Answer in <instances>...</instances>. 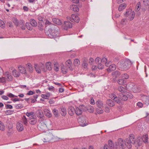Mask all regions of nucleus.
Here are the masks:
<instances>
[{
    "label": "nucleus",
    "instance_id": "42",
    "mask_svg": "<svg viewBox=\"0 0 149 149\" xmlns=\"http://www.w3.org/2000/svg\"><path fill=\"white\" fill-rule=\"evenodd\" d=\"M24 106L23 104H15V107L16 109H21L23 108Z\"/></svg>",
    "mask_w": 149,
    "mask_h": 149
},
{
    "label": "nucleus",
    "instance_id": "21",
    "mask_svg": "<svg viewBox=\"0 0 149 149\" xmlns=\"http://www.w3.org/2000/svg\"><path fill=\"white\" fill-rule=\"evenodd\" d=\"M106 103L109 106L111 107H113L115 105L113 101L111 99L107 100L106 101Z\"/></svg>",
    "mask_w": 149,
    "mask_h": 149
},
{
    "label": "nucleus",
    "instance_id": "56",
    "mask_svg": "<svg viewBox=\"0 0 149 149\" xmlns=\"http://www.w3.org/2000/svg\"><path fill=\"white\" fill-rule=\"evenodd\" d=\"M116 97V95L113 94H111L110 95V97L113 100L115 99Z\"/></svg>",
    "mask_w": 149,
    "mask_h": 149
},
{
    "label": "nucleus",
    "instance_id": "25",
    "mask_svg": "<svg viewBox=\"0 0 149 149\" xmlns=\"http://www.w3.org/2000/svg\"><path fill=\"white\" fill-rule=\"evenodd\" d=\"M116 68L115 65L113 64L109 66V68L107 69L108 71H111L115 70Z\"/></svg>",
    "mask_w": 149,
    "mask_h": 149
},
{
    "label": "nucleus",
    "instance_id": "26",
    "mask_svg": "<svg viewBox=\"0 0 149 149\" xmlns=\"http://www.w3.org/2000/svg\"><path fill=\"white\" fill-rule=\"evenodd\" d=\"M53 21L54 23L58 25H61L62 23L60 20L56 18H53Z\"/></svg>",
    "mask_w": 149,
    "mask_h": 149
},
{
    "label": "nucleus",
    "instance_id": "5",
    "mask_svg": "<svg viewBox=\"0 0 149 149\" xmlns=\"http://www.w3.org/2000/svg\"><path fill=\"white\" fill-rule=\"evenodd\" d=\"M114 145L111 140H109L108 141V146L105 145L104 146V149H115L118 148L117 143H115Z\"/></svg>",
    "mask_w": 149,
    "mask_h": 149
},
{
    "label": "nucleus",
    "instance_id": "54",
    "mask_svg": "<svg viewBox=\"0 0 149 149\" xmlns=\"http://www.w3.org/2000/svg\"><path fill=\"white\" fill-rule=\"evenodd\" d=\"M126 95L127 97V98H132L133 97V95L130 93H126Z\"/></svg>",
    "mask_w": 149,
    "mask_h": 149
},
{
    "label": "nucleus",
    "instance_id": "4",
    "mask_svg": "<svg viewBox=\"0 0 149 149\" xmlns=\"http://www.w3.org/2000/svg\"><path fill=\"white\" fill-rule=\"evenodd\" d=\"M42 139L44 142H48L50 141L55 138V136L52 133L49 132L44 134Z\"/></svg>",
    "mask_w": 149,
    "mask_h": 149
},
{
    "label": "nucleus",
    "instance_id": "27",
    "mask_svg": "<svg viewBox=\"0 0 149 149\" xmlns=\"http://www.w3.org/2000/svg\"><path fill=\"white\" fill-rule=\"evenodd\" d=\"M18 68L22 73L23 74L26 73V70L24 67L20 65L18 66Z\"/></svg>",
    "mask_w": 149,
    "mask_h": 149
},
{
    "label": "nucleus",
    "instance_id": "37",
    "mask_svg": "<svg viewBox=\"0 0 149 149\" xmlns=\"http://www.w3.org/2000/svg\"><path fill=\"white\" fill-rule=\"evenodd\" d=\"M26 28L29 30H31L33 29V26L30 24V23L27 22L26 23Z\"/></svg>",
    "mask_w": 149,
    "mask_h": 149
},
{
    "label": "nucleus",
    "instance_id": "8",
    "mask_svg": "<svg viewBox=\"0 0 149 149\" xmlns=\"http://www.w3.org/2000/svg\"><path fill=\"white\" fill-rule=\"evenodd\" d=\"M63 26L64 29L65 30H67L68 28H71L72 27V24L70 22L65 21Z\"/></svg>",
    "mask_w": 149,
    "mask_h": 149
},
{
    "label": "nucleus",
    "instance_id": "28",
    "mask_svg": "<svg viewBox=\"0 0 149 149\" xmlns=\"http://www.w3.org/2000/svg\"><path fill=\"white\" fill-rule=\"evenodd\" d=\"M44 113L45 116L49 117H50L52 116V114L50 113V111L47 109H45L44 110Z\"/></svg>",
    "mask_w": 149,
    "mask_h": 149
},
{
    "label": "nucleus",
    "instance_id": "34",
    "mask_svg": "<svg viewBox=\"0 0 149 149\" xmlns=\"http://www.w3.org/2000/svg\"><path fill=\"white\" fill-rule=\"evenodd\" d=\"M148 136L147 134L143 136L142 139L144 143H147L148 141Z\"/></svg>",
    "mask_w": 149,
    "mask_h": 149
},
{
    "label": "nucleus",
    "instance_id": "41",
    "mask_svg": "<svg viewBox=\"0 0 149 149\" xmlns=\"http://www.w3.org/2000/svg\"><path fill=\"white\" fill-rule=\"evenodd\" d=\"M118 90L122 93H124L125 91V89L123 87L121 86L118 87Z\"/></svg>",
    "mask_w": 149,
    "mask_h": 149
},
{
    "label": "nucleus",
    "instance_id": "20",
    "mask_svg": "<svg viewBox=\"0 0 149 149\" xmlns=\"http://www.w3.org/2000/svg\"><path fill=\"white\" fill-rule=\"evenodd\" d=\"M46 127V125L45 123H43V125H42V123H41L39 125L38 128L40 130L43 132L45 131Z\"/></svg>",
    "mask_w": 149,
    "mask_h": 149
},
{
    "label": "nucleus",
    "instance_id": "29",
    "mask_svg": "<svg viewBox=\"0 0 149 149\" xmlns=\"http://www.w3.org/2000/svg\"><path fill=\"white\" fill-rule=\"evenodd\" d=\"M22 123L24 125H27L28 120L25 116H23L22 118Z\"/></svg>",
    "mask_w": 149,
    "mask_h": 149
},
{
    "label": "nucleus",
    "instance_id": "47",
    "mask_svg": "<svg viewBox=\"0 0 149 149\" xmlns=\"http://www.w3.org/2000/svg\"><path fill=\"white\" fill-rule=\"evenodd\" d=\"M141 7V3L140 2H138L136 6V11H138Z\"/></svg>",
    "mask_w": 149,
    "mask_h": 149
},
{
    "label": "nucleus",
    "instance_id": "53",
    "mask_svg": "<svg viewBox=\"0 0 149 149\" xmlns=\"http://www.w3.org/2000/svg\"><path fill=\"white\" fill-rule=\"evenodd\" d=\"M122 77L123 79H127L129 78V76L128 74L125 73L122 75Z\"/></svg>",
    "mask_w": 149,
    "mask_h": 149
},
{
    "label": "nucleus",
    "instance_id": "55",
    "mask_svg": "<svg viewBox=\"0 0 149 149\" xmlns=\"http://www.w3.org/2000/svg\"><path fill=\"white\" fill-rule=\"evenodd\" d=\"M96 63L97 64H99L101 63V60L100 58L97 57L96 58L95 60Z\"/></svg>",
    "mask_w": 149,
    "mask_h": 149
},
{
    "label": "nucleus",
    "instance_id": "7",
    "mask_svg": "<svg viewBox=\"0 0 149 149\" xmlns=\"http://www.w3.org/2000/svg\"><path fill=\"white\" fill-rule=\"evenodd\" d=\"M34 67L36 72L38 73H40L41 72V69L44 68V65L41 63L39 64V65L37 64H35Z\"/></svg>",
    "mask_w": 149,
    "mask_h": 149
},
{
    "label": "nucleus",
    "instance_id": "33",
    "mask_svg": "<svg viewBox=\"0 0 149 149\" xmlns=\"http://www.w3.org/2000/svg\"><path fill=\"white\" fill-rule=\"evenodd\" d=\"M52 112L55 117H58L59 116L58 110L56 109H54L52 110Z\"/></svg>",
    "mask_w": 149,
    "mask_h": 149
},
{
    "label": "nucleus",
    "instance_id": "9",
    "mask_svg": "<svg viewBox=\"0 0 149 149\" xmlns=\"http://www.w3.org/2000/svg\"><path fill=\"white\" fill-rule=\"evenodd\" d=\"M59 110L60 113L63 116H65L67 113V111L65 108L64 107H62L59 108Z\"/></svg>",
    "mask_w": 149,
    "mask_h": 149
},
{
    "label": "nucleus",
    "instance_id": "40",
    "mask_svg": "<svg viewBox=\"0 0 149 149\" xmlns=\"http://www.w3.org/2000/svg\"><path fill=\"white\" fill-rule=\"evenodd\" d=\"M33 112H26V115L29 118V119L33 117Z\"/></svg>",
    "mask_w": 149,
    "mask_h": 149
},
{
    "label": "nucleus",
    "instance_id": "24",
    "mask_svg": "<svg viewBox=\"0 0 149 149\" xmlns=\"http://www.w3.org/2000/svg\"><path fill=\"white\" fill-rule=\"evenodd\" d=\"M30 24L32 26L35 27L37 26V23L36 20L33 19H31L30 20Z\"/></svg>",
    "mask_w": 149,
    "mask_h": 149
},
{
    "label": "nucleus",
    "instance_id": "45",
    "mask_svg": "<svg viewBox=\"0 0 149 149\" xmlns=\"http://www.w3.org/2000/svg\"><path fill=\"white\" fill-rule=\"evenodd\" d=\"M5 130V126L3 123L0 121V130L4 131Z\"/></svg>",
    "mask_w": 149,
    "mask_h": 149
},
{
    "label": "nucleus",
    "instance_id": "19",
    "mask_svg": "<svg viewBox=\"0 0 149 149\" xmlns=\"http://www.w3.org/2000/svg\"><path fill=\"white\" fill-rule=\"evenodd\" d=\"M119 98L121 99V100L126 101L127 100V96L123 94V93H120L118 95Z\"/></svg>",
    "mask_w": 149,
    "mask_h": 149
},
{
    "label": "nucleus",
    "instance_id": "63",
    "mask_svg": "<svg viewBox=\"0 0 149 149\" xmlns=\"http://www.w3.org/2000/svg\"><path fill=\"white\" fill-rule=\"evenodd\" d=\"M94 62V60L92 58H90L89 59V63L91 65H92Z\"/></svg>",
    "mask_w": 149,
    "mask_h": 149
},
{
    "label": "nucleus",
    "instance_id": "51",
    "mask_svg": "<svg viewBox=\"0 0 149 149\" xmlns=\"http://www.w3.org/2000/svg\"><path fill=\"white\" fill-rule=\"evenodd\" d=\"M0 26L2 28L5 27V24L4 22L1 20H0Z\"/></svg>",
    "mask_w": 149,
    "mask_h": 149
},
{
    "label": "nucleus",
    "instance_id": "35",
    "mask_svg": "<svg viewBox=\"0 0 149 149\" xmlns=\"http://www.w3.org/2000/svg\"><path fill=\"white\" fill-rule=\"evenodd\" d=\"M114 100L118 104H120L122 103L121 100V99L119 98L118 96V97H116Z\"/></svg>",
    "mask_w": 149,
    "mask_h": 149
},
{
    "label": "nucleus",
    "instance_id": "6",
    "mask_svg": "<svg viewBox=\"0 0 149 149\" xmlns=\"http://www.w3.org/2000/svg\"><path fill=\"white\" fill-rule=\"evenodd\" d=\"M67 18L68 20L71 21L72 22L73 21L75 22L78 23L80 20L78 16L74 14H72L71 15V17H67Z\"/></svg>",
    "mask_w": 149,
    "mask_h": 149
},
{
    "label": "nucleus",
    "instance_id": "50",
    "mask_svg": "<svg viewBox=\"0 0 149 149\" xmlns=\"http://www.w3.org/2000/svg\"><path fill=\"white\" fill-rule=\"evenodd\" d=\"M118 83L119 84L123 85L125 83V81L123 79H119L118 81Z\"/></svg>",
    "mask_w": 149,
    "mask_h": 149
},
{
    "label": "nucleus",
    "instance_id": "11",
    "mask_svg": "<svg viewBox=\"0 0 149 149\" xmlns=\"http://www.w3.org/2000/svg\"><path fill=\"white\" fill-rule=\"evenodd\" d=\"M16 128L19 132L22 131H23L24 129L23 125L22 123L19 122L17 123L16 124Z\"/></svg>",
    "mask_w": 149,
    "mask_h": 149
},
{
    "label": "nucleus",
    "instance_id": "59",
    "mask_svg": "<svg viewBox=\"0 0 149 149\" xmlns=\"http://www.w3.org/2000/svg\"><path fill=\"white\" fill-rule=\"evenodd\" d=\"M13 22L16 26H17L18 25V22L16 19H14V20H13Z\"/></svg>",
    "mask_w": 149,
    "mask_h": 149
},
{
    "label": "nucleus",
    "instance_id": "14",
    "mask_svg": "<svg viewBox=\"0 0 149 149\" xmlns=\"http://www.w3.org/2000/svg\"><path fill=\"white\" fill-rule=\"evenodd\" d=\"M37 116L39 118H42L43 116V114L42 111L40 109H38L36 112Z\"/></svg>",
    "mask_w": 149,
    "mask_h": 149
},
{
    "label": "nucleus",
    "instance_id": "58",
    "mask_svg": "<svg viewBox=\"0 0 149 149\" xmlns=\"http://www.w3.org/2000/svg\"><path fill=\"white\" fill-rule=\"evenodd\" d=\"M127 21V20L126 19H123L121 22V24H122L125 25V24L126 23V22Z\"/></svg>",
    "mask_w": 149,
    "mask_h": 149
},
{
    "label": "nucleus",
    "instance_id": "13",
    "mask_svg": "<svg viewBox=\"0 0 149 149\" xmlns=\"http://www.w3.org/2000/svg\"><path fill=\"white\" fill-rule=\"evenodd\" d=\"M68 113L71 116H73L74 113L75 109L72 106H70L68 109Z\"/></svg>",
    "mask_w": 149,
    "mask_h": 149
},
{
    "label": "nucleus",
    "instance_id": "48",
    "mask_svg": "<svg viewBox=\"0 0 149 149\" xmlns=\"http://www.w3.org/2000/svg\"><path fill=\"white\" fill-rule=\"evenodd\" d=\"M80 63V61L78 59H76L74 61V64L75 66H78L79 65Z\"/></svg>",
    "mask_w": 149,
    "mask_h": 149
},
{
    "label": "nucleus",
    "instance_id": "30",
    "mask_svg": "<svg viewBox=\"0 0 149 149\" xmlns=\"http://www.w3.org/2000/svg\"><path fill=\"white\" fill-rule=\"evenodd\" d=\"M112 75L113 77H116L120 75V73L118 71H116L112 73Z\"/></svg>",
    "mask_w": 149,
    "mask_h": 149
},
{
    "label": "nucleus",
    "instance_id": "31",
    "mask_svg": "<svg viewBox=\"0 0 149 149\" xmlns=\"http://www.w3.org/2000/svg\"><path fill=\"white\" fill-rule=\"evenodd\" d=\"M103 107H97L96 108V110L97 113L98 114L102 113L103 112L102 109Z\"/></svg>",
    "mask_w": 149,
    "mask_h": 149
},
{
    "label": "nucleus",
    "instance_id": "1",
    "mask_svg": "<svg viewBox=\"0 0 149 149\" xmlns=\"http://www.w3.org/2000/svg\"><path fill=\"white\" fill-rule=\"evenodd\" d=\"M132 63L129 60H121L117 63V66L122 70H127L130 67Z\"/></svg>",
    "mask_w": 149,
    "mask_h": 149
},
{
    "label": "nucleus",
    "instance_id": "22",
    "mask_svg": "<svg viewBox=\"0 0 149 149\" xmlns=\"http://www.w3.org/2000/svg\"><path fill=\"white\" fill-rule=\"evenodd\" d=\"M96 104L97 107H103V104L101 100H98L96 102Z\"/></svg>",
    "mask_w": 149,
    "mask_h": 149
},
{
    "label": "nucleus",
    "instance_id": "16",
    "mask_svg": "<svg viewBox=\"0 0 149 149\" xmlns=\"http://www.w3.org/2000/svg\"><path fill=\"white\" fill-rule=\"evenodd\" d=\"M37 122V119L36 118L32 117L29 119V123L32 125L36 124Z\"/></svg>",
    "mask_w": 149,
    "mask_h": 149
},
{
    "label": "nucleus",
    "instance_id": "38",
    "mask_svg": "<svg viewBox=\"0 0 149 149\" xmlns=\"http://www.w3.org/2000/svg\"><path fill=\"white\" fill-rule=\"evenodd\" d=\"M126 6L123 4H120L118 10L119 11H121L125 9Z\"/></svg>",
    "mask_w": 149,
    "mask_h": 149
},
{
    "label": "nucleus",
    "instance_id": "44",
    "mask_svg": "<svg viewBox=\"0 0 149 149\" xmlns=\"http://www.w3.org/2000/svg\"><path fill=\"white\" fill-rule=\"evenodd\" d=\"M61 70L62 72L64 74H66L68 72L67 70L64 66L61 67Z\"/></svg>",
    "mask_w": 149,
    "mask_h": 149
},
{
    "label": "nucleus",
    "instance_id": "2",
    "mask_svg": "<svg viewBox=\"0 0 149 149\" xmlns=\"http://www.w3.org/2000/svg\"><path fill=\"white\" fill-rule=\"evenodd\" d=\"M56 32H55V29L53 28L49 29L46 32V34L47 37L51 38H57V35L56 34Z\"/></svg>",
    "mask_w": 149,
    "mask_h": 149
},
{
    "label": "nucleus",
    "instance_id": "32",
    "mask_svg": "<svg viewBox=\"0 0 149 149\" xmlns=\"http://www.w3.org/2000/svg\"><path fill=\"white\" fill-rule=\"evenodd\" d=\"M101 62L103 63H105L106 66L107 67L109 66V63H107V58H103L101 60Z\"/></svg>",
    "mask_w": 149,
    "mask_h": 149
},
{
    "label": "nucleus",
    "instance_id": "61",
    "mask_svg": "<svg viewBox=\"0 0 149 149\" xmlns=\"http://www.w3.org/2000/svg\"><path fill=\"white\" fill-rule=\"evenodd\" d=\"M143 3L146 6L149 5V0H144Z\"/></svg>",
    "mask_w": 149,
    "mask_h": 149
},
{
    "label": "nucleus",
    "instance_id": "23",
    "mask_svg": "<svg viewBox=\"0 0 149 149\" xmlns=\"http://www.w3.org/2000/svg\"><path fill=\"white\" fill-rule=\"evenodd\" d=\"M13 75L15 77H19L20 75V74L18 71H17L15 69H14L12 71Z\"/></svg>",
    "mask_w": 149,
    "mask_h": 149
},
{
    "label": "nucleus",
    "instance_id": "18",
    "mask_svg": "<svg viewBox=\"0 0 149 149\" xmlns=\"http://www.w3.org/2000/svg\"><path fill=\"white\" fill-rule=\"evenodd\" d=\"M70 9L73 10L74 12H78L79 10L78 7L74 5H71L70 7Z\"/></svg>",
    "mask_w": 149,
    "mask_h": 149
},
{
    "label": "nucleus",
    "instance_id": "52",
    "mask_svg": "<svg viewBox=\"0 0 149 149\" xmlns=\"http://www.w3.org/2000/svg\"><path fill=\"white\" fill-rule=\"evenodd\" d=\"M6 79L5 77H2L0 78V82L1 83H4L6 82Z\"/></svg>",
    "mask_w": 149,
    "mask_h": 149
},
{
    "label": "nucleus",
    "instance_id": "39",
    "mask_svg": "<svg viewBox=\"0 0 149 149\" xmlns=\"http://www.w3.org/2000/svg\"><path fill=\"white\" fill-rule=\"evenodd\" d=\"M87 60H84L82 64V66L84 68H86L88 65Z\"/></svg>",
    "mask_w": 149,
    "mask_h": 149
},
{
    "label": "nucleus",
    "instance_id": "46",
    "mask_svg": "<svg viewBox=\"0 0 149 149\" xmlns=\"http://www.w3.org/2000/svg\"><path fill=\"white\" fill-rule=\"evenodd\" d=\"M134 12H132L129 15V18L130 20H132L134 17Z\"/></svg>",
    "mask_w": 149,
    "mask_h": 149
},
{
    "label": "nucleus",
    "instance_id": "43",
    "mask_svg": "<svg viewBox=\"0 0 149 149\" xmlns=\"http://www.w3.org/2000/svg\"><path fill=\"white\" fill-rule=\"evenodd\" d=\"M26 66L29 68V71L30 72H32L33 69L32 67L31 66V64L30 63H28L26 65Z\"/></svg>",
    "mask_w": 149,
    "mask_h": 149
},
{
    "label": "nucleus",
    "instance_id": "10",
    "mask_svg": "<svg viewBox=\"0 0 149 149\" xmlns=\"http://www.w3.org/2000/svg\"><path fill=\"white\" fill-rule=\"evenodd\" d=\"M117 144L118 145V148L119 147L120 148H123L124 142L122 139L119 138L118 139V143Z\"/></svg>",
    "mask_w": 149,
    "mask_h": 149
},
{
    "label": "nucleus",
    "instance_id": "12",
    "mask_svg": "<svg viewBox=\"0 0 149 149\" xmlns=\"http://www.w3.org/2000/svg\"><path fill=\"white\" fill-rule=\"evenodd\" d=\"M72 63V61L70 60H68L66 62L65 64L69 70L71 71H72L74 70V68L71 67Z\"/></svg>",
    "mask_w": 149,
    "mask_h": 149
},
{
    "label": "nucleus",
    "instance_id": "15",
    "mask_svg": "<svg viewBox=\"0 0 149 149\" xmlns=\"http://www.w3.org/2000/svg\"><path fill=\"white\" fill-rule=\"evenodd\" d=\"M4 75L7 77L8 81H11L13 80V77L11 74L9 72H6L4 74Z\"/></svg>",
    "mask_w": 149,
    "mask_h": 149
},
{
    "label": "nucleus",
    "instance_id": "60",
    "mask_svg": "<svg viewBox=\"0 0 149 149\" xmlns=\"http://www.w3.org/2000/svg\"><path fill=\"white\" fill-rule=\"evenodd\" d=\"M97 64L98 65V68L99 69H102L103 68L104 66L103 65L101 64V63L98 64Z\"/></svg>",
    "mask_w": 149,
    "mask_h": 149
},
{
    "label": "nucleus",
    "instance_id": "64",
    "mask_svg": "<svg viewBox=\"0 0 149 149\" xmlns=\"http://www.w3.org/2000/svg\"><path fill=\"white\" fill-rule=\"evenodd\" d=\"M145 104L148 105L149 104V98H146V100L145 101Z\"/></svg>",
    "mask_w": 149,
    "mask_h": 149
},
{
    "label": "nucleus",
    "instance_id": "17",
    "mask_svg": "<svg viewBox=\"0 0 149 149\" xmlns=\"http://www.w3.org/2000/svg\"><path fill=\"white\" fill-rule=\"evenodd\" d=\"M81 107H77L76 108L75 112L76 114L77 115H79L82 113V109L81 108Z\"/></svg>",
    "mask_w": 149,
    "mask_h": 149
},
{
    "label": "nucleus",
    "instance_id": "62",
    "mask_svg": "<svg viewBox=\"0 0 149 149\" xmlns=\"http://www.w3.org/2000/svg\"><path fill=\"white\" fill-rule=\"evenodd\" d=\"M90 103L92 104H95V100L93 99V98L91 97V99L90 101Z\"/></svg>",
    "mask_w": 149,
    "mask_h": 149
},
{
    "label": "nucleus",
    "instance_id": "49",
    "mask_svg": "<svg viewBox=\"0 0 149 149\" xmlns=\"http://www.w3.org/2000/svg\"><path fill=\"white\" fill-rule=\"evenodd\" d=\"M13 112V110H7L5 112V113L6 115H10Z\"/></svg>",
    "mask_w": 149,
    "mask_h": 149
},
{
    "label": "nucleus",
    "instance_id": "57",
    "mask_svg": "<svg viewBox=\"0 0 149 149\" xmlns=\"http://www.w3.org/2000/svg\"><path fill=\"white\" fill-rule=\"evenodd\" d=\"M38 19L40 21L43 22L45 20V19L40 16H38Z\"/></svg>",
    "mask_w": 149,
    "mask_h": 149
},
{
    "label": "nucleus",
    "instance_id": "3",
    "mask_svg": "<svg viewBox=\"0 0 149 149\" xmlns=\"http://www.w3.org/2000/svg\"><path fill=\"white\" fill-rule=\"evenodd\" d=\"M133 135H131L129 136L128 138H127L125 139V143L128 148H131L132 144H133L135 143Z\"/></svg>",
    "mask_w": 149,
    "mask_h": 149
},
{
    "label": "nucleus",
    "instance_id": "36",
    "mask_svg": "<svg viewBox=\"0 0 149 149\" xmlns=\"http://www.w3.org/2000/svg\"><path fill=\"white\" fill-rule=\"evenodd\" d=\"M51 63L50 62H47L46 63V67L47 69L49 70H51L52 69V67L51 65Z\"/></svg>",
    "mask_w": 149,
    "mask_h": 149
}]
</instances>
